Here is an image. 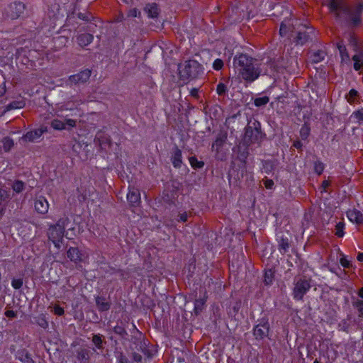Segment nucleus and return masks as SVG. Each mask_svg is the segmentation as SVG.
<instances>
[{"label":"nucleus","instance_id":"obj_21","mask_svg":"<svg viewBox=\"0 0 363 363\" xmlns=\"http://www.w3.org/2000/svg\"><path fill=\"white\" fill-rule=\"evenodd\" d=\"M16 359L22 363H35L30 354L26 350H20L16 352Z\"/></svg>","mask_w":363,"mask_h":363},{"label":"nucleus","instance_id":"obj_40","mask_svg":"<svg viewBox=\"0 0 363 363\" xmlns=\"http://www.w3.org/2000/svg\"><path fill=\"white\" fill-rule=\"evenodd\" d=\"M77 16L79 19L86 21V22H89L94 18V16H92L91 13H90V12H85V13L79 12L77 14Z\"/></svg>","mask_w":363,"mask_h":363},{"label":"nucleus","instance_id":"obj_12","mask_svg":"<svg viewBox=\"0 0 363 363\" xmlns=\"http://www.w3.org/2000/svg\"><path fill=\"white\" fill-rule=\"evenodd\" d=\"M91 73V70L86 69L76 74L71 75L69 77L68 81L71 84H84L89 79Z\"/></svg>","mask_w":363,"mask_h":363},{"label":"nucleus","instance_id":"obj_62","mask_svg":"<svg viewBox=\"0 0 363 363\" xmlns=\"http://www.w3.org/2000/svg\"><path fill=\"white\" fill-rule=\"evenodd\" d=\"M355 117L359 120L363 121V109L359 110L354 113Z\"/></svg>","mask_w":363,"mask_h":363},{"label":"nucleus","instance_id":"obj_54","mask_svg":"<svg viewBox=\"0 0 363 363\" xmlns=\"http://www.w3.org/2000/svg\"><path fill=\"white\" fill-rule=\"evenodd\" d=\"M293 147L296 148L300 152L303 151V143L301 140H295L293 143Z\"/></svg>","mask_w":363,"mask_h":363},{"label":"nucleus","instance_id":"obj_53","mask_svg":"<svg viewBox=\"0 0 363 363\" xmlns=\"http://www.w3.org/2000/svg\"><path fill=\"white\" fill-rule=\"evenodd\" d=\"M53 312L57 315H62L65 313V311L63 308H62L59 305H56L54 307Z\"/></svg>","mask_w":363,"mask_h":363},{"label":"nucleus","instance_id":"obj_58","mask_svg":"<svg viewBox=\"0 0 363 363\" xmlns=\"http://www.w3.org/2000/svg\"><path fill=\"white\" fill-rule=\"evenodd\" d=\"M4 315L8 318H16L17 316V313L12 310H7L5 311Z\"/></svg>","mask_w":363,"mask_h":363},{"label":"nucleus","instance_id":"obj_50","mask_svg":"<svg viewBox=\"0 0 363 363\" xmlns=\"http://www.w3.org/2000/svg\"><path fill=\"white\" fill-rule=\"evenodd\" d=\"M350 325L347 320H342L338 324V327L340 328V330L345 331V332H348Z\"/></svg>","mask_w":363,"mask_h":363},{"label":"nucleus","instance_id":"obj_11","mask_svg":"<svg viewBox=\"0 0 363 363\" xmlns=\"http://www.w3.org/2000/svg\"><path fill=\"white\" fill-rule=\"evenodd\" d=\"M94 144L98 145L101 150L105 149L106 146H111V140L109 135L104 132L99 130L96 133L94 140Z\"/></svg>","mask_w":363,"mask_h":363},{"label":"nucleus","instance_id":"obj_28","mask_svg":"<svg viewBox=\"0 0 363 363\" xmlns=\"http://www.w3.org/2000/svg\"><path fill=\"white\" fill-rule=\"evenodd\" d=\"M206 302V297L200 298L195 300L194 312L196 315H199L202 312L203 309L204 308Z\"/></svg>","mask_w":363,"mask_h":363},{"label":"nucleus","instance_id":"obj_38","mask_svg":"<svg viewBox=\"0 0 363 363\" xmlns=\"http://www.w3.org/2000/svg\"><path fill=\"white\" fill-rule=\"evenodd\" d=\"M269 101V98L267 96L262 97L255 98L254 100V104L257 107H261L265 106Z\"/></svg>","mask_w":363,"mask_h":363},{"label":"nucleus","instance_id":"obj_42","mask_svg":"<svg viewBox=\"0 0 363 363\" xmlns=\"http://www.w3.org/2000/svg\"><path fill=\"white\" fill-rule=\"evenodd\" d=\"M228 91L227 86L225 84L220 82L217 85L216 92L219 96H224Z\"/></svg>","mask_w":363,"mask_h":363},{"label":"nucleus","instance_id":"obj_27","mask_svg":"<svg viewBox=\"0 0 363 363\" xmlns=\"http://www.w3.org/2000/svg\"><path fill=\"white\" fill-rule=\"evenodd\" d=\"M11 199L10 191L4 187L0 188V203L8 205Z\"/></svg>","mask_w":363,"mask_h":363},{"label":"nucleus","instance_id":"obj_46","mask_svg":"<svg viewBox=\"0 0 363 363\" xmlns=\"http://www.w3.org/2000/svg\"><path fill=\"white\" fill-rule=\"evenodd\" d=\"M337 48L340 51V53L342 59H344V57L349 58V55H348V52L347 51L345 46L344 45H342L340 43H337Z\"/></svg>","mask_w":363,"mask_h":363},{"label":"nucleus","instance_id":"obj_5","mask_svg":"<svg viewBox=\"0 0 363 363\" xmlns=\"http://www.w3.org/2000/svg\"><path fill=\"white\" fill-rule=\"evenodd\" d=\"M295 28L293 27L291 30L292 33H295V35H292L294 38V42L296 45H303L309 40H312L313 36L314 35V28L313 27H308L306 25H301L298 30L296 32Z\"/></svg>","mask_w":363,"mask_h":363},{"label":"nucleus","instance_id":"obj_43","mask_svg":"<svg viewBox=\"0 0 363 363\" xmlns=\"http://www.w3.org/2000/svg\"><path fill=\"white\" fill-rule=\"evenodd\" d=\"M240 308H241V301H238L230 308L229 313L231 315H235L238 313V311H240Z\"/></svg>","mask_w":363,"mask_h":363},{"label":"nucleus","instance_id":"obj_23","mask_svg":"<svg viewBox=\"0 0 363 363\" xmlns=\"http://www.w3.org/2000/svg\"><path fill=\"white\" fill-rule=\"evenodd\" d=\"M182 157L181 150L177 146H175L174 148V154L171 158L172 164L175 168H180L182 167Z\"/></svg>","mask_w":363,"mask_h":363},{"label":"nucleus","instance_id":"obj_56","mask_svg":"<svg viewBox=\"0 0 363 363\" xmlns=\"http://www.w3.org/2000/svg\"><path fill=\"white\" fill-rule=\"evenodd\" d=\"M132 359L134 362H136L138 363V362H142L143 357L137 352H133L132 353Z\"/></svg>","mask_w":363,"mask_h":363},{"label":"nucleus","instance_id":"obj_45","mask_svg":"<svg viewBox=\"0 0 363 363\" xmlns=\"http://www.w3.org/2000/svg\"><path fill=\"white\" fill-rule=\"evenodd\" d=\"M244 147L245 148L242 151L240 150H239L238 158L240 161L245 162V160L247 158V157L249 155V151H248L249 148H247L246 147Z\"/></svg>","mask_w":363,"mask_h":363},{"label":"nucleus","instance_id":"obj_18","mask_svg":"<svg viewBox=\"0 0 363 363\" xmlns=\"http://www.w3.org/2000/svg\"><path fill=\"white\" fill-rule=\"evenodd\" d=\"M96 306L100 312H105L111 308V302L104 296H97L95 298Z\"/></svg>","mask_w":363,"mask_h":363},{"label":"nucleus","instance_id":"obj_48","mask_svg":"<svg viewBox=\"0 0 363 363\" xmlns=\"http://www.w3.org/2000/svg\"><path fill=\"white\" fill-rule=\"evenodd\" d=\"M358 96V91L354 89H352L349 94H348V96H347V101L350 102V103H352L354 100V99Z\"/></svg>","mask_w":363,"mask_h":363},{"label":"nucleus","instance_id":"obj_39","mask_svg":"<svg viewBox=\"0 0 363 363\" xmlns=\"http://www.w3.org/2000/svg\"><path fill=\"white\" fill-rule=\"evenodd\" d=\"M344 227L345 223L342 221L337 223L335 225V235H337L338 238H342L344 236Z\"/></svg>","mask_w":363,"mask_h":363},{"label":"nucleus","instance_id":"obj_6","mask_svg":"<svg viewBox=\"0 0 363 363\" xmlns=\"http://www.w3.org/2000/svg\"><path fill=\"white\" fill-rule=\"evenodd\" d=\"M311 285L310 281L300 278L294 282L293 296L295 300L301 301L304 295L309 291Z\"/></svg>","mask_w":363,"mask_h":363},{"label":"nucleus","instance_id":"obj_34","mask_svg":"<svg viewBox=\"0 0 363 363\" xmlns=\"http://www.w3.org/2000/svg\"><path fill=\"white\" fill-rule=\"evenodd\" d=\"M310 132H311V128H310L309 124H308L307 123H305L302 125V127L301 128V130H300V136H301V139L303 140H307L308 137L310 135Z\"/></svg>","mask_w":363,"mask_h":363},{"label":"nucleus","instance_id":"obj_41","mask_svg":"<svg viewBox=\"0 0 363 363\" xmlns=\"http://www.w3.org/2000/svg\"><path fill=\"white\" fill-rule=\"evenodd\" d=\"M113 332L120 335L122 338H125V337L128 335V333L125 330V329L122 325H116L113 328Z\"/></svg>","mask_w":363,"mask_h":363},{"label":"nucleus","instance_id":"obj_63","mask_svg":"<svg viewBox=\"0 0 363 363\" xmlns=\"http://www.w3.org/2000/svg\"><path fill=\"white\" fill-rule=\"evenodd\" d=\"M191 96L194 98H199V90L196 88H193L190 91Z\"/></svg>","mask_w":363,"mask_h":363},{"label":"nucleus","instance_id":"obj_47","mask_svg":"<svg viewBox=\"0 0 363 363\" xmlns=\"http://www.w3.org/2000/svg\"><path fill=\"white\" fill-rule=\"evenodd\" d=\"M314 170L318 174H321L324 170V164L320 162H315L314 164Z\"/></svg>","mask_w":363,"mask_h":363},{"label":"nucleus","instance_id":"obj_59","mask_svg":"<svg viewBox=\"0 0 363 363\" xmlns=\"http://www.w3.org/2000/svg\"><path fill=\"white\" fill-rule=\"evenodd\" d=\"M264 184L267 189H271L274 186V182L272 179H266L264 182Z\"/></svg>","mask_w":363,"mask_h":363},{"label":"nucleus","instance_id":"obj_10","mask_svg":"<svg viewBox=\"0 0 363 363\" xmlns=\"http://www.w3.org/2000/svg\"><path fill=\"white\" fill-rule=\"evenodd\" d=\"M48 132V127L41 125L39 128L27 132L21 139L26 142H35L44 133Z\"/></svg>","mask_w":363,"mask_h":363},{"label":"nucleus","instance_id":"obj_31","mask_svg":"<svg viewBox=\"0 0 363 363\" xmlns=\"http://www.w3.org/2000/svg\"><path fill=\"white\" fill-rule=\"evenodd\" d=\"M290 243L287 238H281L279 242V250L281 253L284 254L288 252Z\"/></svg>","mask_w":363,"mask_h":363},{"label":"nucleus","instance_id":"obj_32","mask_svg":"<svg viewBox=\"0 0 363 363\" xmlns=\"http://www.w3.org/2000/svg\"><path fill=\"white\" fill-rule=\"evenodd\" d=\"M325 56V52L321 50H319L311 55V59L313 63H318L324 60Z\"/></svg>","mask_w":363,"mask_h":363},{"label":"nucleus","instance_id":"obj_2","mask_svg":"<svg viewBox=\"0 0 363 363\" xmlns=\"http://www.w3.org/2000/svg\"><path fill=\"white\" fill-rule=\"evenodd\" d=\"M328 6L335 13L336 18L342 19L345 22L351 21L354 26L360 23V17L353 16V11L345 4L344 0H328Z\"/></svg>","mask_w":363,"mask_h":363},{"label":"nucleus","instance_id":"obj_15","mask_svg":"<svg viewBox=\"0 0 363 363\" xmlns=\"http://www.w3.org/2000/svg\"><path fill=\"white\" fill-rule=\"evenodd\" d=\"M127 199L131 206H138L140 203V194L139 190L135 188L130 189L127 194Z\"/></svg>","mask_w":363,"mask_h":363},{"label":"nucleus","instance_id":"obj_14","mask_svg":"<svg viewBox=\"0 0 363 363\" xmlns=\"http://www.w3.org/2000/svg\"><path fill=\"white\" fill-rule=\"evenodd\" d=\"M35 210L40 214H45L48 211L49 204L47 199L43 196H36L34 201Z\"/></svg>","mask_w":363,"mask_h":363},{"label":"nucleus","instance_id":"obj_8","mask_svg":"<svg viewBox=\"0 0 363 363\" xmlns=\"http://www.w3.org/2000/svg\"><path fill=\"white\" fill-rule=\"evenodd\" d=\"M26 6L22 2H13L11 4L6 10L7 17L11 19H16L19 18L24 12Z\"/></svg>","mask_w":363,"mask_h":363},{"label":"nucleus","instance_id":"obj_35","mask_svg":"<svg viewBox=\"0 0 363 363\" xmlns=\"http://www.w3.org/2000/svg\"><path fill=\"white\" fill-rule=\"evenodd\" d=\"M69 223V219L67 216H64L61 218H60L56 224H54L53 225L56 226L57 228H61L62 231L65 232V227L68 225Z\"/></svg>","mask_w":363,"mask_h":363},{"label":"nucleus","instance_id":"obj_16","mask_svg":"<svg viewBox=\"0 0 363 363\" xmlns=\"http://www.w3.org/2000/svg\"><path fill=\"white\" fill-rule=\"evenodd\" d=\"M91 351L84 347L76 350V357L80 363H89Z\"/></svg>","mask_w":363,"mask_h":363},{"label":"nucleus","instance_id":"obj_3","mask_svg":"<svg viewBox=\"0 0 363 363\" xmlns=\"http://www.w3.org/2000/svg\"><path fill=\"white\" fill-rule=\"evenodd\" d=\"M265 135L262 130L261 123L255 119L250 120L245 128L242 141V146L249 148L253 143L260 144Z\"/></svg>","mask_w":363,"mask_h":363},{"label":"nucleus","instance_id":"obj_1","mask_svg":"<svg viewBox=\"0 0 363 363\" xmlns=\"http://www.w3.org/2000/svg\"><path fill=\"white\" fill-rule=\"evenodd\" d=\"M233 66L239 77L247 83L255 81L262 72L257 60L247 54L236 55L233 58Z\"/></svg>","mask_w":363,"mask_h":363},{"label":"nucleus","instance_id":"obj_57","mask_svg":"<svg viewBox=\"0 0 363 363\" xmlns=\"http://www.w3.org/2000/svg\"><path fill=\"white\" fill-rule=\"evenodd\" d=\"M140 15V12L137 9H133L129 11L128 16L129 17H137Z\"/></svg>","mask_w":363,"mask_h":363},{"label":"nucleus","instance_id":"obj_26","mask_svg":"<svg viewBox=\"0 0 363 363\" xmlns=\"http://www.w3.org/2000/svg\"><path fill=\"white\" fill-rule=\"evenodd\" d=\"M144 10L150 18H156L159 14V9L156 3L147 4Z\"/></svg>","mask_w":363,"mask_h":363},{"label":"nucleus","instance_id":"obj_61","mask_svg":"<svg viewBox=\"0 0 363 363\" xmlns=\"http://www.w3.org/2000/svg\"><path fill=\"white\" fill-rule=\"evenodd\" d=\"M118 363H128V359L123 353L118 356Z\"/></svg>","mask_w":363,"mask_h":363},{"label":"nucleus","instance_id":"obj_13","mask_svg":"<svg viewBox=\"0 0 363 363\" xmlns=\"http://www.w3.org/2000/svg\"><path fill=\"white\" fill-rule=\"evenodd\" d=\"M50 125L55 130H62L67 129V126L69 128L76 126V121L73 119H66L65 121H62L58 119H54L51 121Z\"/></svg>","mask_w":363,"mask_h":363},{"label":"nucleus","instance_id":"obj_7","mask_svg":"<svg viewBox=\"0 0 363 363\" xmlns=\"http://www.w3.org/2000/svg\"><path fill=\"white\" fill-rule=\"evenodd\" d=\"M47 234L48 239L53 242L55 247L57 249L60 248L64 236L68 239H72V238L68 236L67 233L65 234V232L61 228H57L53 225H50Z\"/></svg>","mask_w":363,"mask_h":363},{"label":"nucleus","instance_id":"obj_36","mask_svg":"<svg viewBox=\"0 0 363 363\" xmlns=\"http://www.w3.org/2000/svg\"><path fill=\"white\" fill-rule=\"evenodd\" d=\"M35 319V323L43 329H46L48 327V322L47 321L44 315L41 314L36 317Z\"/></svg>","mask_w":363,"mask_h":363},{"label":"nucleus","instance_id":"obj_25","mask_svg":"<svg viewBox=\"0 0 363 363\" xmlns=\"http://www.w3.org/2000/svg\"><path fill=\"white\" fill-rule=\"evenodd\" d=\"M227 137H228V135H227L226 132L220 131L218 134L215 142L212 145V150H213L214 147L216 146V150L218 151V148L222 147L223 145V144L225 143V141L227 140Z\"/></svg>","mask_w":363,"mask_h":363},{"label":"nucleus","instance_id":"obj_60","mask_svg":"<svg viewBox=\"0 0 363 363\" xmlns=\"http://www.w3.org/2000/svg\"><path fill=\"white\" fill-rule=\"evenodd\" d=\"M353 306L357 308L358 311L359 312L360 308H363V301L357 300V301L353 303Z\"/></svg>","mask_w":363,"mask_h":363},{"label":"nucleus","instance_id":"obj_49","mask_svg":"<svg viewBox=\"0 0 363 363\" xmlns=\"http://www.w3.org/2000/svg\"><path fill=\"white\" fill-rule=\"evenodd\" d=\"M23 283V282L22 279H13V280L11 281V286L15 289H19L22 287Z\"/></svg>","mask_w":363,"mask_h":363},{"label":"nucleus","instance_id":"obj_4","mask_svg":"<svg viewBox=\"0 0 363 363\" xmlns=\"http://www.w3.org/2000/svg\"><path fill=\"white\" fill-rule=\"evenodd\" d=\"M179 78L184 84L198 78L203 73V67L196 60H189L178 67Z\"/></svg>","mask_w":363,"mask_h":363},{"label":"nucleus","instance_id":"obj_9","mask_svg":"<svg viewBox=\"0 0 363 363\" xmlns=\"http://www.w3.org/2000/svg\"><path fill=\"white\" fill-rule=\"evenodd\" d=\"M269 331V324L267 320H262L255 325L253 334L257 340H262L267 337Z\"/></svg>","mask_w":363,"mask_h":363},{"label":"nucleus","instance_id":"obj_37","mask_svg":"<svg viewBox=\"0 0 363 363\" xmlns=\"http://www.w3.org/2000/svg\"><path fill=\"white\" fill-rule=\"evenodd\" d=\"M25 187V184L21 180H16L12 184V189L19 194L23 191Z\"/></svg>","mask_w":363,"mask_h":363},{"label":"nucleus","instance_id":"obj_29","mask_svg":"<svg viewBox=\"0 0 363 363\" xmlns=\"http://www.w3.org/2000/svg\"><path fill=\"white\" fill-rule=\"evenodd\" d=\"M25 105L26 103L23 100L11 101L5 107L3 113H5L6 112L13 109L23 108L25 106Z\"/></svg>","mask_w":363,"mask_h":363},{"label":"nucleus","instance_id":"obj_64","mask_svg":"<svg viewBox=\"0 0 363 363\" xmlns=\"http://www.w3.org/2000/svg\"><path fill=\"white\" fill-rule=\"evenodd\" d=\"M187 218L188 216L186 212L179 215V220L182 222H186L187 220Z\"/></svg>","mask_w":363,"mask_h":363},{"label":"nucleus","instance_id":"obj_24","mask_svg":"<svg viewBox=\"0 0 363 363\" xmlns=\"http://www.w3.org/2000/svg\"><path fill=\"white\" fill-rule=\"evenodd\" d=\"M275 272L274 267L265 269L263 281L266 286H270L273 284L275 278Z\"/></svg>","mask_w":363,"mask_h":363},{"label":"nucleus","instance_id":"obj_52","mask_svg":"<svg viewBox=\"0 0 363 363\" xmlns=\"http://www.w3.org/2000/svg\"><path fill=\"white\" fill-rule=\"evenodd\" d=\"M340 262L345 268H350L352 267L351 262L344 257L340 258Z\"/></svg>","mask_w":363,"mask_h":363},{"label":"nucleus","instance_id":"obj_20","mask_svg":"<svg viewBox=\"0 0 363 363\" xmlns=\"http://www.w3.org/2000/svg\"><path fill=\"white\" fill-rule=\"evenodd\" d=\"M93 40L94 35L88 33L80 34L77 37V43L82 48L89 45Z\"/></svg>","mask_w":363,"mask_h":363},{"label":"nucleus","instance_id":"obj_55","mask_svg":"<svg viewBox=\"0 0 363 363\" xmlns=\"http://www.w3.org/2000/svg\"><path fill=\"white\" fill-rule=\"evenodd\" d=\"M362 11H363V4L360 3L357 6V8L355 9V11L353 12V16H357L359 17V16H360L361 13L362 12Z\"/></svg>","mask_w":363,"mask_h":363},{"label":"nucleus","instance_id":"obj_19","mask_svg":"<svg viewBox=\"0 0 363 363\" xmlns=\"http://www.w3.org/2000/svg\"><path fill=\"white\" fill-rule=\"evenodd\" d=\"M347 216L350 221L358 225L363 224V214L357 209L350 210L347 212Z\"/></svg>","mask_w":363,"mask_h":363},{"label":"nucleus","instance_id":"obj_33","mask_svg":"<svg viewBox=\"0 0 363 363\" xmlns=\"http://www.w3.org/2000/svg\"><path fill=\"white\" fill-rule=\"evenodd\" d=\"M189 160L191 166L194 169H201L204 166V162L203 161H199L195 156L189 157Z\"/></svg>","mask_w":363,"mask_h":363},{"label":"nucleus","instance_id":"obj_22","mask_svg":"<svg viewBox=\"0 0 363 363\" xmlns=\"http://www.w3.org/2000/svg\"><path fill=\"white\" fill-rule=\"evenodd\" d=\"M91 342L99 350H103L104 345L106 344L104 336L99 333L93 334Z\"/></svg>","mask_w":363,"mask_h":363},{"label":"nucleus","instance_id":"obj_44","mask_svg":"<svg viewBox=\"0 0 363 363\" xmlns=\"http://www.w3.org/2000/svg\"><path fill=\"white\" fill-rule=\"evenodd\" d=\"M289 30H291V26H287L284 22H282L280 25L279 34L282 37L286 36Z\"/></svg>","mask_w":363,"mask_h":363},{"label":"nucleus","instance_id":"obj_17","mask_svg":"<svg viewBox=\"0 0 363 363\" xmlns=\"http://www.w3.org/2000/svg\"><path fill=\"white\" fill-rule=\"evenodd\" d=\"M67 255L70 261L74 263L80 262L83 260V255L77 247H69L67 251Z\"/></svg>","mask_w":363,"mask_h":363},{"label":"nucleus","instance_id":"obj_30","mask_svg":"<svg viewBox=\"0 0 363 363\" xmlns=\"http://www.w3.org/2000/svg\"><path fill=\"white\" fill-rule=\"evenodd\" d=\"M1 143L3 145V149L6 152H9L14 145L13 139L8 136L4 137L1 140Z\"/></svg>","mask_w":363,"mask_h":363},{"label":"nucleus","instance_id":"obj_51","mask_svg":"<svg viewBox=\"0 0 363 363\" xmlns=\"http://www.w3.org/2000/svg\"><path fill=\"white\" fill-rule=\"evenodd\" d=\"M223 61L220 59H216L213 64V67L216 70H220L223 68Z\"/></svg>","mask_w":363,"mask_h":363}]
</instances>
